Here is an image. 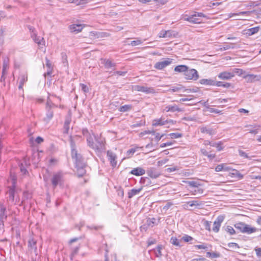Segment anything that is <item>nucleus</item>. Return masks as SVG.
Here are the masks:
<instances>
[{
	"instance_id": "6",
	"label": "nucleus",
	"mask_w": 261,
	"mask_h": 261,
	"mask_svg": "<svg viewBox=\"0 0 261 261\" xmlns=\"http://www.w3.org/2000/svg\"><path fill=\"white\" fill-rule=\"evenodd\" d=\"M135 90L144 92L146 94H151L155 93V90L152 87H148L144 86L137 85L135 87Z\"/></svg>"
},
{
	"instance_id": "10",
	"label": "nucleus",
	"mask_w": 261,
	"mask_h": 261,
	"mask_svg": "<svg viewBox=\"0 0 261 261\" xmlns=\"http://www.w3.org/2000/svg\"><path fill=\"white\" fill-rule=\"evenodd\" d=\"M107 156L108 160L110 162L111 166L113 167H116L117 165L116 155V154L110 150L107 151Z\"/></svg>"
},
{
	"instance_id": "48",
	"label": "nucleus",
	"mask_w": 261,
	"mask_h": 261,
	"mask_svg": "<svg viewBox=\"0 0 261 261\" xmlns=\"http://www.w3.org/2000/svg\"><path fill=\"white\" fill-rule=\"evenodd\" d=\"M196 14H194L191 16V23H200L201 21L197 17Z\"/></svg>"
},
{
	"instance_id": "23",
	"label": "nucleus",
	"mask_w": 261,
	"mask_h": 261,
	"mask_svg": "<svg viewBox=\"0 0 261 261\" xmlns=\"http://www.w3.org/2000/svg\"><path fill=\"white\" fill-rule=\"evenodd\" d=\"M199 83L205 85H215V81L212 79H201L199 81Z\"/></svg>"
},
{
	"instance_id": "2",
	"label": "nucleus",
	"mask_w": 261,
	"mask_h": 261,
	"mask_svg": "<svg viewBox=\"0 0 261 261\" xmlns=\"http://www.w3.org/2000/svg\"><path fill=\"white\" fill-rule=\"evenodd\" d=\"M64 181V175L62 172H59L53 174L51 178V182L54 189L58 185L61 186Z\"/></svg>"
},
{
	"instance_id": "53",
	"label": "nucleus",
	"mask_w": 261,
	"mask_h": 261,
	"mask_svg": "<svg viewBox=\"0 0 261 261\" xmlns=\"http://www.w3.org/2000/svg\"><path fill=\"white\" fill-rule=\"evenodd\" d=\"M142 41L141 40L137 39L136 40L131 41V42L129 43V44L133 46H135L142 44Z\"/></svg>"
},
{
	"instance_id": "1",
	"label": "nucleus",
	"mask_w": 261,
	"mask_h": 261,
	"mask_svg": "<svg viewBox=\"0 0 261 261\" xmlns=\"http://www.w3.org/2000/svg\"><path fill=\"white\" fill-rule=\"evenodd\" d=\"M83 134L86 138L88 146L94 150L96 153H99L105 150V139L96 137L91 134L87 129H83Z\"/></svg>"
},
{
	"instance_id": "43",
	"label": "nucleus",
	"mask_w": 261,
	"mask_h": 261,
	"mask_svg": "<svg viewBox=\"0 0 261 261\" xmlns=\"http://www.w3.org/2000/svg\"><path fill=\"white\" fill-rule=\"evenodd\" d=\"M234 48V44L233 43L224 44L221 48V50H226L229 49H233Z\"/></svg>"
},
{
	"instance_id": "7",
	"label": "nucleus",
	"mask_w": 261,
	"mask_h": 261,
	"mask_svg": "<svg viewBox=\"0 0 261 261\" xmlns=\"http://www.w3.org/2000/svg\"><path fill=\"white\" fill-rule=\"evenodd\" d=\"M225 217L223 215L219 216L214 222L213 230L215 232H218L219 230L221 223L224 221Z\"/></svg>"
},
{
	"instance_id": "24",
	"label": "nucleus",
	"mask_w": 261,
	"mask_h": 261,
	"mask_svg": "<svg viewBox=\"0 0 261 261\" xmlns=\"http://www.w3.org/2000/svg\"><path fill=\"white\" fill-rule=\"evenodd\" d=\"M142 188H139L138 189H133L128 192V197L129 198H132L135 195L138 194L142 190Z\"/></svg>"
},
{
	"instance_id": "41",
	"label": "nucleus",
	"mask_w": 261,
	"mask_h": 261,
	"mask_svg": "<svg viewBox=\"0 0 261 261\" xmlns=\"http://www.w3.org/2000/svg\"><path fill=\"white\" fill-rule=\"evenodd\" d=\"M245 225V223L240 222L234 225V227H236V229L239 230L241 232L243 233L244 230Z\"/></svg>"
},
{
	"instance_id": "20",
	"label": "nucleus",
	"mask_w": 261,
	"mask_h": 261,
	"mask_svg": "<svg viewBox=\"0 0 261 261\" xmlns=\"http://www.w3.org/2000/svg\"><path fill=\"white\" fill-rule=\"evenodd\" d=\"M245 34L247 36H252L258 32H259V26L256 27L254 28H252L249 29H247L245 31Z\"/></svg>"
},
{
	"instance_id": "54",
	"label": "nucleus",
	"mask_w": 261,
	"mask_h": 261,
	"mask_svg": "<svg viewBox=\"0 0 261 261\" xmlns=\"http://www.w3.org/2000/svg\"><path fill=\"white\" fill-rule=\"evenodd\" d=\"M80 86L82 89V90L85 93H88L89 91L88 87L84 84H80Z\"/></svg>"
},
{
	"instance_id": "33",
	"label": "nucleus",
	"mask_w": 261,
	"mask_h": 261,
	"mask_svg": "<svg viewBox=\"0 0 261 261\" xmlns=\"http://www.w3.org/2000/svg\"><path fill=\"white\" fill-rule=\"evenodd\" d=\"M251 12L250 11H242L239 13H230L228 14V18H231L233 16H239L241 15H249Z\"/></svg>"
},
{
	"instance_id": "31",
	"label": "nucleus",
	"mask_w": 261,
	"mask_h": 261,
	"mask_svg": "<svg viewBox=\"0 0 261 261\" xmlns=\"http://www.w3.org/2000/svg\"><path fill=\"white\" fill-rule=\"evenodd\" d=\"M181 240H178L176 237H172L170 239V243L176 246L181 247V245L180 244Z\"/></svg>"
},
{
	"instance_id": "60",
	"label": "nucleus",
	"mask_w": 261,
	"mask_h": 261,
	"mask_svg": "<svg viewBox=\"0 0 261 261\" xmlns=\"http://www.w3.org/2000/svg\"><path fill=\"white\" fill-rule=\"evenodd\" d=\"M147 174L149 176L152 178H156L159 176V174H157L151 171H148Z\"/></svg>"
},
{
	"instance_id": "29",
	"label": "nucleus",
	"mask_w": 261,
	"mask_h": 261,
	"mask_svg": "<svg viewBox=\"0 0 261 261\" xmlns=\"http://www.w3.org/2000/svg\"><path fill=\"white\" fill-rule=\"evenodd\" d=\"M191 193L192 195L195 196L197 195H201L203 193V189L198 187V188H195V189L191 190Z\"/></svg>"
},
{
	"instance_id": "32",
	"label": "nucleus",
	"mask_w": 261,
	"mask_h": 261,
	"mask_svg": "<svg viewBox=\"0 0 261 261\" xmlns=\"http://www.w3.org/2000/svg\"><path fill=\"white\" fill-rule=\"evenodd\" d=\"M29 247H30L31 249H33L34 251H36L37 249L36 241L33 239L30 240L29 241Z\"/></svg>"
},
{
	"instance_id": "64",
	"label": "nucleus",
	"mask_w": 261,
	"mask_h": 261,
	"mask_svg": "<svg viewBox=\"0 0 261 261\" xmlns=\"http://www.w3.org/2000/svg\"><path fill=\"white\" fill-rule=\"evenodd\" d=\"M239 154L241 156L244 157L245 158H249L247 154L243 150H240L239 151Z\"/></svg>"
},
{
	"instance_id": "63",
	"label": "nucleus",
	"mask_w": 261,
	"mask_h": 261,
	"mask_svg": "<svg viewBox=\"0 0 261 261\" xmlns=\"http://www.w3.org/2000/svg\"><path fill=\"white\" fill-rule=\"evenodd\" d=\"M228 246L230 248H234V249L240 248L238 244L236 243H229L228 244Z\"/></svg>"
},
{
	"instance_id": "52",
	"label": "nucleus",
	"mask_w": 261,
	"mask_h": 261,
	"mask_svg": "<svg viewBox=\"0 0 261 261\" xmlns=\"http://www.w3.org/2000/svg\"><path fill=\"white\" fill-rule=\"evenodd\" d=\"M181 240L184 241L185 242H189L193 240V238L190 236L185 234L181 239Z\"/></svg>"
},
{
	"instance_id": "42",
	"label": "nucleus",
	"mask_w": 261,
	"mask_h": 261,
	"mask_svg": "<svg viewBox=\"0 0 261 261\" xmlns=\"http://www.w3.org/2000/svg\"><path fill=\"white\" fill-rule=\"evenodd\" d=\"M147 224L148 226L152 227L154 225L156 224V220L155 218H148L147 220Z\"/></svg>"
},
{
	"instance_id": "27",
	"label": "nucleus",
	"mask_w": 261,
	"mask_h": 261,
	"mask_svg": "<svg viewBox=\"0 0 261 261\" xmlns=\"http://www.w3.org/2000/svg\"><path fill=\"white\" fill-rule=\"evenodd\" d=\"M256 229L254 227H251L250 226L245 224L243 233L250 234L256 231Z\"/></svg>"
},
{
	"instance_id": "58",
	"label": "nucleus",
	"mask_w": 261,
	"mask_h": 261,
	"mask_svg": "<svg viewBox=\"0 0 261 261\" xmlns=\"http://www.w3.org/2000/svg\"><path fill=\"white\" fill-rule=\"evenodd\" d=\"M136 149L132 148L127 151L126 154L128 157L132 156L134 153L136 152Z\"/></svg>"
},
{
	"instance_id": "51",
	"label": "nucleus",
	"mask_w": 261,
	"mask_h": 261,
	"mask_svg": "<svg viewBox=\"0 0 261 261\" xmlns=\"http://www.w3.org/2000/svg\"><path fill=\"white\" fill-rule=\"evenodd\" d=\"M163 248V246L161 245H159L156 247V252H155V255L157 257H160L162 256L161 250Z\"/></svg>"
},
{
	"instance_id": "28",
	"label": "nucleus",
	"mask_w": 261,
	"mask_h": 261,
	"mask_svg": "<svg viewBox=\"0 0 261 261\" xmlns=\"http://www.w3.org/2000/svg\"><path fill=\"white\" fill-rule=\"evenodd\" d=\"M187 204H188L190 206H200L203 204V202L200 201L198 200H192L191 201H189L187 202Z\"/></svg>"
},
{
	"instance_id": "5",
	"label": "nucleus",
	"mask_w": 261,
	"mask_h": 261,
	"mask_svg": "<svg viewBox=\"0 0 261 261\" xmlns=\"http://www.w3.org/2000/svg\"><path fill=\"white\" fill-rule=\"evenodd\" d=\"M76 164V166L77 167V174L79 176H83L85 173L86 171L84 169V164L83 163V159L82 157L81 156V162L79 161H77L76 160H74Z\"/></svg>"
},
{
	"instance_id": "61",
	"label": "nucleus",
	"mask_w": 261,
	"mask_h": 261,
	"mask_svg": "<svg viewBox=\"0 0 261 261\" xmlns=\"http://www.w3.org/2000/svg\"><path fill=\"white\" fill-rule=\"evenodd\" d=\"M198 91V88H193V89H186L183 91V92H187V93H190V92H197Z\"/></svg>"
},
{
	"instance_id": "45",
	"label": "nucleus",
	"mask_w": 261,
	"mask_h": 261,
	"mask_svg": "<svg viewBox=\"0 0 261 261\" xmlns=\"http://www.w3.org/2000/svg\"><path fill=\"white\" fill-rule=\"evenodd\" d=\"M218 87H223L224 88H229L230 87L231 84L229 83H224L222 82H215V85Z\"/></svg>"
},
{
	"instance_id": "13",
	"label": "nucleus",
	"mask_w": 261,
	"mask_h": 261,
	"mask_svg": "<svg viewBox=\"0 0 261 261\" xmlns=\"http://www.w3.org/2000/svg\"><path fill=\"white\" fill-rule=\"evenodd\" d=\"M218 77L221 80H228L233 77V74L229 71H226L220 73L218 75Z\"/></svg>"
},
{
	"instance_id": "50",
	"label": "nucleus",
	"mask_w": 261,
	"mask_h": 261,
	"mask_svg": "<svg viewBox=\"0 0 261 261\" xmlns=\"http://www.w3.org/2000/svg\"><path fill=\"white\" fill-rule=\"evenodd\" d=\"M62 62L65 67H67L68 65L67 61V57L65 53H62Z\"/></svg>"
},
{
	"instance_id": "9",
	"label": "nucleus",
	"mask_w": 261,
	"mask_h": 261,
	"mask_svg": "<svg viewBox=\"0 0 261 261\" xmlns=\"http://www.w3.org/2000/svg\"><path fill=\"white\" fill-rule=\"evenodd\" d=\"M247 82L253 83L256 81H259L261 80V76L259 75H254L251 74H248L243 76Z\"/></svg>"
},
{
	"instance_id": "3",
	"label": "nucleus",
	"mask_w": 261,
	"mask_h": 261,
	"mask_svg": "<svg viewBox=\"0 0 261 261\" xmlns=\"http://www.w3.org/2000/svg\"><path fill=\"white\" fill-rule=\"evenodd\" d=\"M70 143L71 149V155L73 159L76 160L81 162V155L77 153V151L76 149L75 143L74 141L73 138L70 136Z\"/></svg>"
},
{
	"instance_id": "55",
	"label": "nucleus",
	"mask_w": 261,
	"mask_h": 261,
	"mask_svg": "<svg viewBox=\"0 0 261 261\" xmlns=\"http://www.w3.org/2000/svg\"><path fill=\"white\" fill-rule=\"evenodd\" d=\"M226 231L230 234H234L236 233L234 229L230 226H227L226 228Z\"/></svg>"
},
{
	"instance_id": "37",
	"label": "nucleus",
	"mask_w": 261,
	"mask_h": 261,
	"mask_svg": "<svg viewBox=\"0 0 261 261\" xmlns=\"http://www.w3.org/2000/svg\"><path fill=\"white\" fill-rule=\"evenodd\" d=\"M70 123V120L69 119H66L65 121L64 125V129L63 133L64 134H68L69 129V124Z\"/></svg>"
},
{
	"instance_id": "57",
	"label": "nucleus",
	"mask_w": 261,
	"mask_h": 261,
	"mask_svg": "<svg viewBox=\"0 0 261 261\" xmlns=\"http://www.w3.org/2000/svg\"><path fill=\"white\" fill-rule=\"evenodd\" d=\"M259 126H254L253 127L254 128H256L255 129H248V130H249V133H251V134H257L258 133V130H259Z\"/></svg>"
},
{
	"instance_id": "46",
	"label": "nucleus",
	"mask_w": 261,
	"mask_h": 261,
	"mask_svg": "<svg viewBox=\"0 0 261 261\" xmlns=\"http://www.w3.org/2000/svg\"><path fill=\"white\" fill-rule=\"evenodd\" d=\"M28 76L26 74L23 73L20 75L19 77V83L23 84L27 81Z\"/></svg>"
},
{
	"instance_id": "47",
	"label": "nucleus",
	"mask_w": 261,
	"mask_h": 261,
	"mask_svg": "<svg viewBox=\"0 0 261 261\" xmlns=\"http://www.w3.org/2000/svg\"><path fill=\"white\" fill-rule=\"evenodd\" d=\"M8 58H4L3 60V74L5 73V71L8 69Z\"/></svg>"
},
{
	"instance_id": "56",
	"label": "nucleus",
	"mask_w": 261,
	"mask_h": 261,
	"mask_svg": "<svg viewBox=\"0 0 261 261\" xmlns=\"http://www.w3.org/2000/svg\"><path fill=\"white\" fill-rule=\"evenodd\" d=\"M131 107L129 105H124L120 108V111L121 112H126L130 109Z\"/></svg>"
},
{
	"instance_id": "16",
	"label": "nucleus",
	"mask_w": 261,
	"mask_h": 261,
	"mask_svg": "<svg viewBox=\"0 0 261 261\" xmlns=\"http://www.w3.org/2000/svg\"><path fill=\"white\" fill-rule=\"evenodd\" d=\"M231 168L229 167L226 164H221L217 165L215 168V171L216 172L220 171H229Z\"/></svg>"
},
{
	"instance_id": "26",
	"label": "nucleus",
	"mask_w": 261,
	"mask_h": 261,
	"mask_svg": "<svg viewBox=\"0 0 261 261\" xmlns=\"http://www.w3.org/2000/svg\"><path fill=\"white\" fill-rule=\"evenodd\" d=\"M188 67L186 65H181L177 66L174 68V71L177 72H186L187 69H188Z\"/></svg>"
},
{
	"instance_id": "44",
	"label": "nucleus",
	"mask_w": 261,
	"mask_h": 261,
	"mask_svg": "<svg viewBox=\"0 0 261 261\" xmlns=\"http://www.w3.org/2000/svg\"><path fill=\"white\" fill-rule=\"evenodd\" d=\"M170 112H182L183 110L181 108L178 107V106L176 105H170Z\"/></svg>"
},
{
	"instance_id": "22",
	"label": "nucleus",
	"mask_w": 261,
	"mask_h": 261,
	"mask_svg": "<svg viewBox=\"0 0 261 261\" xmlns=\"http://www.w3.org/2000/svg\"><path fill=\"white\" fill-rule=\"evenodd\" d=\"M200 132L202 133L213 135L215 134L214 130L211 127L202 126L200 128Z\"/></svg>"
},
{
	"instance_id": "49",
	"label": "nucleus",
	"mask_w": 261,
	"mask_h": 261,
	"mask_svg": "<svg viewBox=\"0 0 261 261\" xmlns=\"http://www.w3.org/2000/svg\"><path fill=\"white\" fill-rule=\"evenodd\" d=\"M171 139L179 138L182 137V134L178 133H170L168 135Z\"/></svg>"
},
{
	"instance_id": "25",
	"label": "nucleus",
	"mask_w": 261,
	"mask_h": 261,
	"mask_svg": "<svg viewBox=\"0 0 261 261\" xmlns=\"http://www.w3.org/2000/svg\"><path fill=\"white\" fill-rule=\"evenodd\" d=\"M140 182L141 185H142L143 186H148L151 185V181L150 180V179L149 177H141Z\"/></svg>"
},
{
	"instance_id": "12",
	"label": "nucleus",
	"mask_w": 261,
	"mask_h": 261,
	"mask_svg": "<svg viewBox=\"0 0 261 261\" xmlns=\"http://www.w3.org/2000/svg\"><path fill=\"white\" fill-rule=\"evenodd\" d=\"M101 63L105 66V67L107 69L114 70L116 66V63L113 62L109 59H101Z\"/></svg>"
},
{
	"instance_id": "35",
	"label": "nucleus",
	"mask_w": 261,
	"mask_h": 261,
	"mask_svg": "<svg viewBox=\"0 0 261 261\" xmlns=\"http://www.w3.org/2000/svg\"><path fill=\"white\" fill-rule=\"evenodd\" d=\"M46 66L48 67V70L46 73H44L45 76L46 74L50 75L52 73V65L50 61L46 59Z\"/></svg>"
},
{
	"instance_id": "8",
	"label": "nucleus",
	"mask_w": 261,
	"mask_h": 261,
	"mask_svg": "<svg viewBox=\"0 0 261 261\" xmlns=\"http://www.w3.org/2000/svg\"><path fill=\"white\" fill-rule=\"evenodd\" d=\"M171 63L172 59L168 58L165 60L156 63L154 65V67L158 69H162L169 65Z\"/></svg>"
},
{
	"instance_id": "62",
	"label": "nucleus",
	"mask_w": 261,
	"mask_h": 261,
	"mask_svg": "<svg viewBox=\"0 0 261 261\" xmlns=\"http://www.w3.org/2000/svg\"><path fill=\"white\" fill-rule=\"evenodd\" d=\"M173 205V203L171 202H168L166 205L163 207V210L164 211L168 210L172 205Z\"/></svg>"
},
{
	"instance_id": "39",
	"label": "nucleus",
	"mask_w": 261,
	"mask_h": 261,
	"mask_svg": "<svg viewBox=\"0 0 261 261\" xmlns=\"http://www.w3.org/2000/svg\"><path fill=\"white\" fill-rule=\"evenodd\" d=\"M189 186L193 187V188H198L199 186H200V184L199 182L197 181H194V180H190V181H187L186 182Z\"/></svg>"
},
{
	"instance_id": "15",
	"label": "nucleus",
	"mask_w": 261,
	"mask_h": 261,
	"mask_svg": "<svg viewBox=\"0 0 261 261\" xmlns=\"http://www.w3.org/2000/svg\"><path fill=\"white\" fill-rule=\"evenodd\" d=\"M130 173L135 176H141L145 173V170L141 167H137L132 170Z\"/></svg>"
},
{
	"instance_id": "14",
	"label": "nucleus",
	"mask_w": 261,
	"mask_h": 261,
	"mask_svg": "<svg viewBox=\"0 0 261 261\" xmlns=\"http://www.w3.org/2000/svg\"><path fill=\"white\" fill-rule=\"evenodd\" d=\"M7 218V214H6V208L3 206L0 205V225H4V221Z\"/></svg>"
},
{
	"instance_id": "19",
	"label": "nucleus",
	"mask_w": 261,
	"mask_h": 261,
	"mask_svg": "<svg viewBox=\"0 0 261 261\" xmlns=\"http://www.w3.org/2000/svg\"><path fill=\"white\" fill-rule=\"evenodd\" d=\"M83 27L81 24H73L69 26V29L71 32L78 33L82 31Z\"/></svg>"
},
{
	"instance_id": "30",
	"label": "nucleus",
	"mask_w": 261,
	"mask_h": 261,
	"mask_svg": "<svg viewBox=\"0 0 261 261\" xmlns=\"http://www.w3.org/2000/svg\"><path fill=\"white\" fill-rule=\"evenodd\" d=\"M54 115L53 111L51 110H49L47 111L46 117L44 118V120L46 122H48L53 118Z\"/></svg>"
},
{
	"instance_id": "11",
	"label": "nucleus",
	"mask_w": 261,
	"mask_h": 261,
	"mask_svg": "<svg viewBox=\"0 0 261 261\" xmlns=\"http://www.w3.org/2000/svg\"><path fill=\"white\" fill-rule=\"evenodd\" d=\"M205 146L210 145L211 146L215 147L217 148L218 151H221L223 149V144L220 141L218 142H210L208 140H205L203 143Z\"/></svg>"
},
{
	"instance_id": "21",
	"label": "nucleus",
	"mask_w": 261,
	"mask_h": 261,
	"mask_svg": "<svg viewBox=\"0 0 261 261\" xmlns=\"http://www.w3.org/2000/svg\"><path fill=\"white\" fill-rule=\"evenodd\" d=\"M8 200L12 203L17 202V199L15 200V189L14 188H11L9 191Z\"/></svg>"
},
{
	"instance_id": "59",
	"label": "nucleus",
	"mask_w": 261,
	"mask_h": 261,
	"mask_svg": "<svg viewBox=\"0 0 261 261\" xmlns=\"http://www.w3.org/2000/svg\"><path fill=\"white\" fill-rule=\"evenodd\" d=\"M167 32L166 31L162 30L159 34V36L160 38H166L168 37Z\"/></svg>"
},
{
	"instance_id": "36",
	"label": "nucleus",
	"mask_w": 261,
	"mask_h": 261,
	"mask_svg": "<svg viewBox=\"0 0 261 261\" xmlns=\"http://www.w3.org/2000/svg\"><path fill=\"white\" fill-rule=\"evenodd\" d=\"M231 73L233 74V77L236 75H241L244 73V71L241 69L234 68L230 69Z\"/></svg>"
},
{
	"instance_id": "34",
	"label": "nucleus",
	"mask_w": 261,
	"mask_h": 261,
	"mask_svg": "<svg viewBox=\"0 0 261 261\" xmlns=\"http://www.w3.org/2000/svg\"><path fill=\"white\" fill-rule=\"evenodd\" d=\"M206 256L207 257L211 258H218L220 256V254L218 252H207Z\"/></svg>"
},
{
	"instance_id": "38",
	"label": "nucleus",
	"mask_w": 261,
	"mask_h": 261,
	"mask_svg": "<svg viewBox=\"0 0 261 261\" xmlns=\"http://www.w3.org/2000/svg\"><path fill=\"white\" fill-rule=\"evenodd\" d=\"M231 174L232 176L237 177L239 179H241L243 178V175L237 170H232Z\"/></svg>"
},
{
	"instance_id": "17",
	"label": "nucleus",
	"mask_w": 261,
	"mask_h": 261,
	"mask_svg": "<svg viewBox=\"0 0 261 261\" xmlns=\"http://www.w3.org/2000/svg\"><path fill=\"white\" fill-rule=\"evenodd\" d=\"M31 37L34 41L37 43L39 45H44L45 42L44 39L41 37H38L36 33L31 34Z\"/></svg>"
},
{
	"instance_id": "4",
	"label": "nucleus",
	"mask_w": 261,
	"mask_h": 261,
	"mask_svg": "<svg viewBox=\"0 0 261 261\" xmlns=\"http://www.w3.org/2000/svg\"><path fill=\"white\" fill-rule=\"evenodd\" d=\"M185 78L187 80L196 81L198 78V74L196 70L194 69H187L184 73Z\"/></svg>"
},
{
	"instance_id": "40",
	"label": "nucleus",
	"mask_w": 261,
	"mask_h": 261,
	"mask_svg": "<svg viewBox=\"0 0 261 261\" xmlns=\"http://www.w3.org/2000/svg\"><path fill=\"white\" fill-rule=\"evenodd\" d=\"M185 89V88L181 85L173 87L170 90L173 92H182Z\"/></svg>"
},
{
	"instance_id": "18",
	"label": "nucleus",
	"mask_w": 261,
	"mask_h": 261,
	"mask_svg": "<svg viewBox=\"0 0 261 261\" xmlns=\"http://www.w3.org/2000/svg\"><path fill=\"white\" fill-rule=\"evenodd\" d=\"M168 123V120H165L164 119H163L162 118H161L160 119H154L152 121V125L154 126H162L165 125L166 124Z\"/></svg>"
}]
</instances>
